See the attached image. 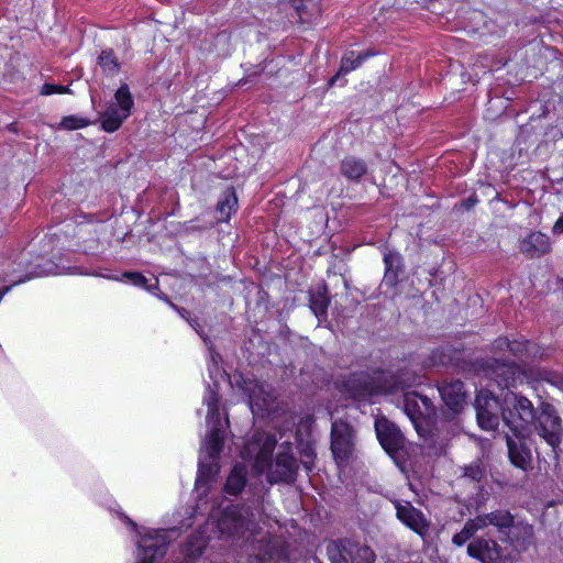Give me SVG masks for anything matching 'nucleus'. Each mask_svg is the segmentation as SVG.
I'll list each match as a JSON object with an SVG mask.
<instances>
[{
	"mask_svg": "<svg viewBox=\"0 0 563 563\" xmlns=\"http://www.w3.org/2000/svg\"><path fill=\"white\" fill-rule=\"evenodd\" d=\"M181 317L189 322L208 347L207 371L213 383V387L208 386L203 396V405L207 407L206 419L208 431L201 445L199 475L196 482L197 489L205 492L208 487L209 479L219 472L216 459L221 451L225 429L229 426L228 417L220 405L218 393L219 385L221 382L228 379L230 386L235 390L241 400H244L246 380L242 372L238 369L232 371L229 366L228 368H222L221 356L213 347L209 328L206 329L197 319L187 318L183 313Z\"/></svg>",
	"mask_w": 563,
	"mask_h": 563,
	"instance_id": "nucleus-1",
	"label": "nucleus"
},
{
	"mask_svg": "<svg viewBox=\"0 0 563 563\" xmlns=\"http://www.w3.org/2000/svg\"><path fill=\"white\" fill-rule=\"evenodd\" d=\"M497 533L500 540L509 541L516 549L526 547L533 536L530 525L515 523L509 511L495 510L468 519L463 529L452 538L456 547L464 545L474 538L467 547V553L482 563H511L508 554H504L493 536Z\"/></svg>",
	"mask_w": 563,
	"mask_h": 563,
	"instance_id": "nucleus-2",
	"label": "nucleus"
},
{
	"mask_svg": "<svg viewBox=\"0 0 563 563\" xmlns=\"http://www.w3.org/2000/svg\"><path fill=\"white\" fill-rule=\"evenodd\" d=\"M475 409L478 426L483 430H495L501 417L515 437H526L536 417L532 402L514 391H506L499 401L490 391L479 390L475 399Z\"/></svg>",
	"mask_w": 563,
	"mask_h": 563,
	"instance_id": "nucleus-3",
	"label": "nucleus"
},
{
	"mask_svg": "<svg viewBox=\"0 0 563 563\" xmlns=\"http://www.w3.org/2000/svg\"><path fill=\"white\" fill-rule=\"evenodd\" d=\"M276 443V435L267 432H257L249 441V456L254 455L253 470L265 474L271 484L292 481L297 470L292 446L287 441L280 444L275 460L272 459Z\"/></svg>",
	"mask_w": 563,
	"mask_h": 563,
	"instance_id": "nucleus-4",
	"label": "nucleus"
},
{
	"mask_svg": "<svg viewBox=\"0 0 563 563\" xmlns=\"http://www.w3.org/2000/svg\"><path fill=\"white\" fill-rule=\"evenodd\" d=\"M410 385L384 371L356 373L347 382L349 390L354 399H363L378 394H391Z\"/></svg>",
	"mask_w": 563,
	"mask_h": 563,
	"instance_id": "nucleus-5",
	"label": "nucleus"
},
{
	"mask_svg": "<svg viewBox=\"0 0 563 563\" xmlns=\"http://www.w3.org/2000/svg\"><path fill=\"white\" fill-rule=\"evenodd\" d=\"M129 525H131L141 537L137 541L141 563H155L157 559L163 556L167 540H169L172 536L176 534L175 529L150 531L143 528L142 531H140L136 529V525L130 520Z\"/></svg>",
	"mask_w": 563,
	"mask_h": 563,
	"instance_id": "nucleus-6",
	"label": "nucleus"
},
{
	"mask_svg": "<svg viewBox=\"0 0 563 563\" xmlns=\"http://www.w3.org/2000/svg\"><path fill=\"white\" fill-rule=\"evenodd\" d=\"M129 525H131L141 537L137 541L141 563H155L157 559L163 556L167 540H169L172 536L176 534L175 529L150 531L143 528L142 531H140L136 529V525L130 520Z\"/></svg>",
	"mask_w": 563,
	"mask_h": 563,
	"instance_id": "nucleus-7",
	"label": "nucleus"
},
{
	"mask_svg": "<svg viewBox=\"0 0 563 563\" xmlns=\"http://www.w3.org/2000/svg\"><path fill=\"white\" fill-rule=\"evenodd\" d=\"M404 411L421 437H426L430 419L434 413L432 401L416 391L404 395Z\"/></svg>",
	"mask_w": 563,
	"mask_h": 563,
	"instance_id": "nucleus-8",
	"label": "nucleus"
},
{
	"mask_svg": "<svg viewBox=\"0 0 563 563\" xmlns=\"http://www.w3.org/2000/svg\"><path fill=\"white\" fill-rule=\"evenodd\" d=\"M331 450L340 467L347 464L354 450V435L350 424L335 420L331 430Z\"/></svg>",
	"mask_w": 563,
	"mask_h": 563,
	"instance_id": "nucleus-9",
	"label": "nucleus"
},
{
	"mask_svg": "<svg viewBox=\"0 0 563 563\" xmlns=\"http://www.w3.org/2000/svg\"><path fill=\"white\" fill-rule=\"evenodd\" d=\"M536 430L555 453L561 441V419L550 405L542 406L536 413Z\"/></svg>",
	"mask_w": 563,
	"mask_h": 563,
	"instance_id": "nucleus-10",
	"label": "nucleus"
},
{
	"mask_svg": "<svg viewBox=\"0 0 563 563\" xmlns=\"http://www.w3.org/2000/svg\"><path fill=\"white\" fill-rule=\"evenodd\" d=\"M398 520L410 530L424 538L428 534L430 522L424 515L408 501H394Z\"/></svg>",
	"mask_w": 563,
	"mask_h": 563,
	"instance_id": "nucleus-11",
	"label": "nucleus"
},
{
	"mask_svg": "<svg viewBox=\"0 0 563 563\" xmlns=\"http://www.w3.org/2000/svg\"><path fill=\"white\" fill-rule=\"evenodd\" d=\"M375 431L380 445L389 455L397 453L405 445L404 435L398 427L384 417L376 419Z\"/></svg>",
	"mask_w": 563,
	"mask_h": 563,
	"instance_id": "nucleus-12",
	"label": "nucleus"
},
{
	"mask_svg": "<svg viewBox=\"0 0 563 563\" xmlns=\"http://www.w3.org/2000/svg\"><path fill=\"white\" fill-rule=\"evenodd\" d=\"M519 252L529 260L540 258L552 250L550 238L541 231H531L519 240Z\"/></svg>",
	"mask_w": 563,
	"mask_h": 563,
	"instance_id": "nucleus-13",
	"label": "nucleus"
},
{
	"mask_svg": "<svg viewBox=\"0 0 563 563\" xmlns=\"http://www.w3.org/2000/svg\"><path fill=\"white\" fill-rule=\"evenodd\" d=\"M490 377L501 388H509L526 379L525 371L515 362L495 361Z\"/></svg>",
	"mask_w": 563,
	"mask_h": 563,
	"instance_id": "nucleus-14",
	"label": "nucleus"
},
{
	"mask_svg": "<svg viewBox=\"0 0 563 563\" xmlns=\"http://www.w3.org/2000/svg\"><path fill=\"white\" fill-rule=\"evenodd\" d=\"M242 526V520L236 516L235 509L227 507L220 517L219 510H213L207 522V528H217L220 534H234Z\"/></svg>",
	"mask_w": 563,
	"mask_h": 563,
	"instance_id": "nucleus-15",
	"label": "nucleus"
},
{
	"mask_svg": "<svg viewBox=\"0 0 563 563\" xmlns=\"http://www.w3.org/2000/svg\"><path fill=\"white\" fill-rule=\"evenodd\" d=\"M444 404L453 411L459 412L465 402L464 385L461 380L443 384L439 387Z\"/></svg>",
	"mask_w": 563,
	"mask_h": 563,
	"instance_id": "nucleus-16",
	"label": "nucleus"
},
{
	"mask_svg": "<svg viewBox=\"0 0 563 563\" xmlns=\"http://www.w3.org/2000/svg\"><path fill=\"white\" fill-rule=\"evenodd\" d=\"M516 438L517 440L507 437L509 460L516 467L526 471L531 464V451L522 442L525 437Z\"/></svg>",
	"mask_w": 563,
	"mask_h": 563,
	"instance_id": "nucleus-17",
	"label": "nucleus"
},
{
	"mask_svg": "<svg viewBox=\"0 0 563 563\" xmlns=\"http://www.w3.org/2000/svg\"><path fill=\"white\" fill-rule=\"evenodd\" d=\"M504 345L514 356L518 358L539 356L538 346L533 342L522 338L514 339L511 341L508 339L498 341V346L500 349H503Z\"/></svg>",
	"mask_w": 563,
	"mask_h": 563,
	"instance_id": "nucleus-18",
	"label": "nucleus"
},
{
	"mask_svg": "<svg viewBox=\"0 0 563 563\" xmlns=\"http://www.w3.org/2000/svg\"><path fill=\"white\" fill-rule=\"evenodd\" d=\"M67 269L69 271V273H68L69 275L93 276V277H100V278H104V279H111L114 282H118L121 278H128L133 282H142V283L148 282L145 276H143L142 274H140L137 272H123L120 274H111L109 269H103L100 273L89 274V273H84L78 267H74V268L68 267Z\"/></svg>",
	"mask_w": 563,
	"mask_h": 563,
	"instance_id": "nucleus-19",
	"label": "nucleus"
},
{
	"mask_svg": "<svg viewBox=\"0 0 563 563\" xmlns=\"http://www.w3.org/2000/svg\"><path fill=\"white\" fill-rule=\"evenodd\" d=\"M246 484V467L245 462L241 461L236 463L231 470L227 484L225 490L231 495H236L241 493Z\"/></svg>",
	"mask_w": 563,
	"mask_h": 563,
	"instance_id": "nucleus-20",
	"label": "nucleus"
},
{
	"mask_svg": "<svg viewBox=\"0 0 563 563\" xmlns=\"http://www.w3.org/2000/svg\"><path fill=\"white\" fill-rule=\"evenodd\" d=\"M340 170L347 179L358 180L367 173V165L361 158L346 156L341 162Z\"/></svg>",
	"mask_w": 563,
	"mask_h": 563,
	"instance_id": "nucleus-21",
	"label": "nucleus"
},
{
	"mask_svg": "<svg viewBox=\"0 0 563 563\" xmlns=\"http://www.w3.org/2000/svg\"><path fill=\"white\" fill-rule=\"evenodd\" d=\"M347 550V563H374L375 553L373 550L364 544L350 540Z\"/></svg>",
	"mask_w": 563,
	"mask_h": 563,
	"instance_id": "nucleus-22",
	"label": "nucleus"
},
{
	"mask_svg": "<svg viewBox=\"0 0 563 563\" xmlns=\"http://www.w3.org/2000/svg\"><path fill=\"white\" fill-rule=\"evenodd\" d=\"M238 198L235 196V192L233 188H228L227 190L223 191L221 198L217 203L216 212L219 214L217 221H227L230 218L232 211L235 210Z\"/></svg>",
	"mask_w": 563,
	"mask_h": 563,
	"instance_id": "nucleus-23",
	"label": "nucleus"
},
{
	"mask_svg": "<svg viewBox=\"0 0 563 563\" xmlns=\"http://www.w3.org/2000/svg\"><path fill=\"white\" fill-rule=\"evenodd\" d=\"M128 118L123 117L117 104H110L100 117L101 128L106 132H114L120 129L123 121Z\"/></svg>",
	"mask_w": 563,
	"mask_h": 563,
	"instance_id": "nucleus-24",
	"label": "nucleus"
},
{
	"mask_svg": "<svg viewBox=\"0 0 563 563\" xmlns=\"http://www.w3.org/2000/svg\"><path fill=\"white\" fill-rule=\"evenodd\" d=\"M260 389L262 393L265 394V396L262 399L258 398V396L255 393V389L251 390V387L249 386V407L251 408L254 415H271L273 398L266 390H264L263 387H261Z\"/></svg>",
	"mask_w": 563,
	"mask_h": 563,
	"instance_id": "nucleus-25",
	"label": "nucleus"
},
{
	"mask_svg": "<svg viewBox=\"0 0 563 563\" xmlns=\"http://www.w3.org/2000/svg\"><path fill=\"white\" fill-rule=\"evenodd\" d=\"M350 540L329 541L325 544V552L331 563H347V550Z\"/></svg>",
	"mask_w": 563,
	"mask_h": 563,
	"instance_id": "nucleus-26",
	"label": "nucleus"
},
{
	"mask_svg": "<svg viewBox=\"0 0 563 563\" xmlns=\"http://www.w3.org/2000/svg\"><path fill=\"white\" fill-rule=\"evenodd\" d=\"M385 262V279L387 282H393L398 278L399 272L402 268L401 256L398 252L389 251L384 255Z\"/></svg>",
	"mask_w": 563,
	"mask_h": 563,
	"instance_id": "nucleus-27",
	"label": "nucleus"
},
{
	"mask_svg": "<svg viewBox=\"0 0 563 563\" xmlns=\"http://www.w3.org/2000/svg\"><path fill=\"white\" fill-rule=\"evenodd\" d=\"M114 98V104H117L118 109L123 113V117H130L134 101L129 86L126 84L121 85V87L115 91Z\"/></svg>",
	"mask_w": 563,
	"mask_h": 563,
	"instance_id": "nucleus-28",
	"label": "nucleus"
},
{
	"mask_svg": "<svg viewBox=\"0 0 563 563\" xmlns=\"http://www.w3.org/2000/svg\"><path fill=\"white\" fill-rule=\"evenodd\" d=\"M98 64L109 76H114L120 71V64L112 49H103L98 57Z\"/></svg>",
	"mask_w": 563,
	"mask_h": 563,
	"instance_id": "nucleus-29",
	"label": "nucleus"
},
{
	"mask_svg": "<svg viewBox=\"0 0 563 563\" xmlns=\"http://www.w3.org/2000/svg\"><path fill=\"white\" fill-rule=\"evenodd\" d=\"M318 294L316 295L312 290H310V307L317 317H320L325 313V310L329 306L330 299L327 296L325 284L322 287H319Z\"/></svg>",
	"mask_w": 563,
	"mask_h": 563,
	"instance_id": "nucleus-30",
	"label": "nucleus"
},
{
	"mask_svg": "<svg viewBox=\"0 0 563 563\" xmlns=\"http://www.w3.org/2000/svg\"><path fill=\"white\" fill-rule=\"evenodd\" d=\"M366 56H368V54H366V55L360 54L356 57H354V53H350L349 55H345L341 60V66H340L339 71L336 73V75L334 77L331 78L330 85H333V82L341 75H345V74L356 69L363 63V60L365 59Z\"/></svg>",
	"mask_w": 563,
	"mask_h": 563,
	"instance_id": "nucleus-31",
	"label": "nucleus"
},
{
	"mask_svg": "<svg viewBox=\"0 0 563 563\" xmlns=\"http://www.w3.org/2000/svg\"><path fill=\"white\" fill-rule=\"evenodd\" d=\"M88 124H89V121L87 119L77 118V117H74V115L65 117L62 120V122H60V125L65 130H76V129H79V128H85Z\"/></svg>",
	"mask_w": 563,
	"mask_h": 563,
	"instance_id": "nucleus-32",
	"label": "nucleus"
},
{
	"mask_svg": "<svg viewBox=\"0 0 563 563\" xmlns=\"http://www.w3.org/2000/svg\"><path fill=\"white\" fill-rule=\"evenodd\" d=\"M485 474V470L479 463H472L464 468V476L474 482H479Z\"/></svg>",
	"mask_w": 563,
	"mask_h": 563,
	"instance_id": "nucleus-33",
	"label": "nucleus"
},
{
	"mask_svg": "<svg viewBox=\"0 0 563 563\" xmlns=\"http://www.w3.org/2000/svg\"><path fill=\"white\" fill-rule=\"evenodd\" d=\"M70 92L69 88L62 85L55 84H44L41 90V93L44 96H49L53 93H68Z\"/></svg>",
	"mask_w": 563,
	"mask_h": 563,
	"instance_id": "nucleus-34",
	"label": "nucleus"
},
{
	"mask_svg": "<svg viewBox=\"0 0 563 563\" xmlns=\"http://www.w3.org/2000/svg\"><path fill=\"white\" fill-rule=\"evenodd\" d=\"M206 545V539H199L197 542L190 544V548L188 549V556L189 558H196L201 554L203 548Z\"/></svg>",
	"mask_w": 563,
	"mask_h": 563,
	"instance_id": "nucleus-35",
	"label": "nucleus"
},
{
	"mask_svg": "<svg viewBox=\"0 0 563 563\" xmlns=\"http://www.w3.org/2000/svg\"><path fill=\"white\" fill-rule=\"evenodd\" d=\"M49 267L47 268H44V269H40V271H35V272H32L27 278L31 279V278H40V277H44V276H48L49 274H54V269L56 268L53 264H48Z\"/></svg>",
	"mask_w": 563,
	"mask_h": 563,
	"instance_id": "nucleus-36",
	"label": "nucleus"
},
{
	"mask_svg": "<svg viewBox=\"0 0 563 563\" xmlns=\"http://www.w3.org/2000/svg\"><path fill=\"white\" fill-rule=\"evenodd\" d=\"M143 285L145 286V289H146L150 294H152V295H154V296H156V297L161 298V299H162V300H164V301H167V302L169 301L165 296H162V294H163V292H162V290L159 289L158 284H143Z\"/></svg>",
	"mask_w": 563,
	"mask_h": 563,
	"instance_id": "nucleus-37",
	"label": "nucleus"
},
{
	"mask_svg": "<svg viewBox=\"0 0 563 563\" xmlns=\"http://www.w3.org/2000/svg\"><path fill=\"white\" fill-rule=\"evenodd\" d=\"M292 2L294 8L296 9L299 18L303 20V14L306 13L308 5L303 2V0H290Z\"/></svg>",
	"mask_w": 563,
	"mask_h": 563,
	"instance_id": "nucleus-38",
	"label": "nucleus"
},
{
	"mask_svg": "<svg viewBox=\"0 0 563 563\" xmlns=\"http://www.w3.org/2000/svg\"><path fill=\"white\" fill-rule=\"evenodd\" d=\"M552 231L554 234L563 233V216H561L554 223Z\"/></svg>",
	"mask_w": 563,
	"mask_h": 563,
	"instance_id": "nucleus-39",
	"label": "nucleus"
},
{
	"mask_svg": "<svg viewBox=\"0 0 563 563\" xmlns=\"http://www.w3.org/2000/svg\"><path fill=\"white\" fill-rule=\"evenodd\" d=\"M9 287H5V286H1L0 287V300L2 299V297L9 291Z\"/></svg>",
	"mask_w": 563,
	"mask_h": 563,
	"instance_id": "nucleus-40",
	"label": "nucleus"
},
{
	"mask_svg": "<svg viewBox=\"0 0 563 563\" xmlns=\"http://www.w3.org/2000/svg\"><path fill=\"white\" fill-rule=\"evenodd\" d=\"M305 455H306L307 457H312V452H311V450H308V451L305 453Z\"/></svg>",
	"mask_w": 563,
	"mask_h": 563,
	"instance_id": "nucleus-41",
	"label": "nucleus"
}]
</instances>
